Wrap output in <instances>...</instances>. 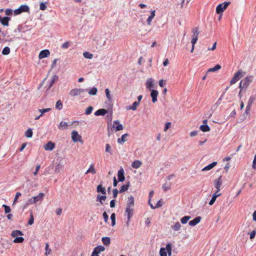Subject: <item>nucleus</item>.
<instances>
[{
	"label": "nucleus",
	"mask_w": 256,
	"mask_h": 256,
	"mask_svg": "<svg viewBox=\"0 0 256 256\" xmlns=\"http://www.w3.org/2000/svg\"><path fill=\"white\" fill-rule=\"evenodd\" d=\"M134 200L133 196H131L128 198V202L126 206L125 214L126 216L132 217L134 213Z\"/></svg>",
	"instance_id": "obj_1"
},
{
	"label": "nucleus",
	"mask_w": 256,
	"mask_h": 256,
	"mask_svg": "<svg viewBox=\"0 0 256 256\" xmlns=\"http://www.w3.org/2000/svg\"><path fill=\"white\" fill-rule=\"evenodd\" d=\"M245 74V72H242V70H238L230 80V84H233L236 83L240 78H241L244 76Z\"/></svg>",
	"instance_id": "obj_2"
},
{
	"label": "nucleus",
	"mask_w": 256,
	"mask_h": 256,
	"mask_svg": "<svg viewBox=\"0 0 256 256\" xmlns=\"http://www.w3.org/2000/svg\"><path fill=\"white\" fill-rule=\"evenodd\" d=\"M71 138L72 140L74 142H80L81 144H82L84 142V141L82 138V136L80 135L78 132L76 130H73L72 132Z\"/></svg>",
	"instance_id": "obj_3"
},
{
	"label": "nucleus",
	"mask_w": 256,
	"mask_h": 256,
	"mask_svg": "<svg viewBox=\"0 0 256 256\" xmlns=\"http://www.w3.org/2000/svg\"><path fill=\"white\" fill-rule=\"evenodd\" d=\"M230 2H224L222 4H219L216 8V12L218 14H222L224 11L226 10L228 6L230 5Z\"/></svg>",
	"instance_id": "obj_4"
},
{
	"label": "nucleus",
	"mask_w": 256,
	"mask_h": 256,
	"mask_svg": "<svg viewBox=\"0 0 256 256\" xmlns=\"http://www.w3.org/2000/svg\"><path fill=\"white\" fill-rule=\"evenodd\" d=\"M112 129L116 132L122 130L124 129V126L122 124H120L118 120H116L114 121Z\"/></svg>",
	"instance_id": "obj_5"
},
{
	"label": "nucleus",
	"mask_w": 256,
	"mask_h": 256,
	"mask_svg": "<svg viewBox=\"0 0 256 256\" xmlns=\"http://www.w3.org/2000/svg\"><path fill=\"white\" fill-rule=\"evenodd\" d=\"M253 80V76H247L243 80H241L242 83V86L246 88L252 82Z\"/></svg>",
	"instance_id": "obj_6"
},
{
	"label": "nucleus",
	"mask_w": 256,
	"mask_h": 256,
	"mask_svg": "<svg viewBox=\"0 0 256 256\" xmlns=\"http://www.w3.org/2000/svg\"><path fill=\"white\" fill-rule=\"evenodd\" d=\"M29 10V7L27 5H22L19 8L14 10V13L16 15H18L22 12H28Z\"/></svg>",
	"instance_id": "obj_7"
},
{
	"label": "nucleus",
	"mask_w": 256,
	"mask_h": 256,
	"mask_svg": "<svg viewBox=\"0 0 256 256\" xmlns=\"http://www.w3.org/2000/svg\"><path fill=\"white\" fill-rule=\"evenodd\" d=\"M105 250L104 246H98L94 248L91 256H99L98 254L101 252H104Z\"/></svg>",
	"instance_id": "obj_8"
},
{
	"label": "nucleus",
	"mask_w": 256,
	"mask_h": 256,
	"mask_svg": "<svg viewBox=\"0 0 256 256\" xmlns=\"http://www.w3.org/2000/svg\"><path fill=\"white\" fill-rule=\"evenodd\" d=\"M84 90L82 88H74L70 92V95L72 97L79 96L84 92Z\"/></svg>",
	"instance_id": "obj_9"
},
{
	"label": "nucleus",
	"mask_w": 256,
	"mask_h": 256,
	"mask_svg": "<svg viewBox=\"0 0 256 256\" xmlns=\"http://www.w3.org/2000/svg\"><path fill=\"white\" fill-rule=\"evenodd\" d=\"M214 186L218 191H220V187L222 185V176H220L218 178L214 180Z\"/></svg>",
	"instance_id": "obj_10"
},
{
	"label": "nucleus",
	"mask_w": 256,
	"mask_h": 256,
	"mask_svg": "<svg viewBox=\"0 0 256 256\" xmlns=\"http://www.w3.org/2000/svg\"><path fill=\"white\" fill-rule=\"evenodd\" d=\"M46 150L52 151L55 148V144L52 141H49L44 146Z\"/></svg>",
	"instance_id": "obj_11"
},
{
	"label": "nucleus",
	"mask_w": 256,
	"mask_h": 256,
	"mask_svg": "<svg viewBox=\"0 0 256 256\" xmlns=\"http://www.w3.org/2000/svg\"><path fill=\"white\" fill-rule=\"evenodd\" d=\"M50 55V52L48 50H44L40 52L38 55V58L41 60L48 57Z\"/></svg>",
	"instance_id": "obj_12"
},
{
	"label": "nucleus",
	"mask_w": 256,
	"mask_h": 256,
	"mask_svg": "<svg viewBox=\"0 0 256 256\" xmlns=\"http://www.w3.org/2000/svg\"><path fill=\"white\" fill-rule=\"evenodd\" d=\"M158 94V90H151V93H150V96L152 98V102L153 103H155L157 102V97Z\"/></svg>",
	"instance_id": "obj_13"
},
{
	"label": "nucleus",
	"mask_w": 256,
	"mask_h": 256,
	"mask_svg": "<svg viewBox=\"0 0 256 256\" xmlns=\"http://www.w3.org/2000/svg\"><path fill=\"white\" fill-rule=\"evenodd\" d=\"M154 80L152 78H148L146 82V86L147 89L152 90V88L154 87Z\"/></svg>",
	"instance_id": "obj_14"
},
{
	"label": "nucleus",
	"mask_w": 256,
	"mask_h": 256,
	"mask_svg": "<svg viewBox=\"0 0 256 256\" xmlns=\"http://www.w3.org/2000/svg\"><path fill=\"white\" fill-rule=\"evenodd\" d=\"M106 194L100 195L98 194L96 198V202H99L101 204H104V202L106 201Z\"/></svg>",
	"instance_id": "obj_15"
},
{
	"label": "nucleus",
	"mask_w": 256,
	"mask_h": 256,
	"mask_svg": "<svg viewBox=\"0 0 256 256\" xmlns=\"http://www.w3.org/2000/svg\"><path fill=\"white\" fill-rule=\"evenodd\" d=\"M44 194L42 192H40L37 196L33 197L34 198V202H36V204L39 202H42L44 200Z\"/></svg>",
	"instance_id": "obj_16"
},
{
	"label": "nucleus",
	"mask_w": 256,
	"mask_h": 256,
	"mask_svg": "<svg viewBox=\"0 0 256 256\" xmlns=\"http://www.w3.org/2000/svg\"><path fill=\"white\" fill-rule=\"evenodd\" d=\"M124 170L123 168H121L118 172V177L119 182H123L125 180V177L124 176Z\"/></svg>",
	"instance_id": "obj_17"
},
{
	"label": "nucleus",
	"mask_w": 256,
	"mask_h": 256,
	"mask_svg": "<svg viewBox=\"0 0 256 256\" xmlns=\"http://www.w3.org/2000/svg\"><path fill=\"white\" fill-rule=\"evenodd\" d=\"M202 218L200 216H197L193 220L190 221L188 224L190 226H195L200 222Z\"/></svg>",
	"instance_id": "obj_18"
},
{
	"label": "nucleus",
	"mask_w": 256,
	"mask_h": 256,
	"mask_svg": "<svg viewBox=\"0 0 256 256\" xmlns=\"http://www.w3.org/2000/svg\"><path fill=\"white\" fill-rule=\"evenodd\" d=\"M150 12V15L148 16V19L146 20L147 24L148 26L151 25L152 21L156 16V14H155L156 10H152Z\"/></svg>",
	"instance_id": "obj_19"
},
{
	"label": "nucleus",
	"mask_w": 256,
	"mask_h": 256,
	"mask_svg": "<svg viewBox=\"0 0 256 256\" xmlns=\"http://www.w3.org/2000/svg\"><path fill=\"white\" fill-rule=\"evenodd\" d=\"M140 105L139 102H134L132 106H130L126 107V110H136L138 106Z\"/></svg>",
	"instance_id": "obj_20"
},
{
	"label": "nucleus",
	"mask_w": 256,
	"mask_h": 256,
	"mask_svg": "<svg viewBox=\"0 0 256 256\" xmlns=\"http://www.w3.org/2000/svg\"><path fill=\"white\" fill-rule=\"evenodd\" d=\"M107 113H108L107 110L104 109V108H101V109H99L98 110H96L94 112V115L96 116H104Z\"/></svg>",
	"instance_id": "obj_21"
},
{
	"label": "nucleus",
	"mask_w": 256,
	"mask_h": 256,
	"mask_svg": "<svg viewBox=\"0 0 256 256\" xmlns=\"http://www.w3.org/2000/svg\"><path fill=\"white\" fill-rule=\"evenodd\" d=\"M217 164V162H214L208 166H205L202 169V171H208L212 170L213 168H214Z\"/></svg>",
	"instance_id": "obj_22"
},
{
	"label": "nucleus",
	"mask_w": 256,
	"mask_h": 256,
	"mask_svg": "<svg viewBox=\"0 0 256 256\" xmlns=\"http://www.w3.org/2000/svg\"><path fill=\"white\" fill-rule=\"evenodd\" d=\"M96 170L94 168V166L93 164H91L90 166L86 172L85 174L91 173L92 174H96Z\"/></svg>",
	"instance_id": "obj_23"
},
{
	"label": "nucleus",
	"mask_w": 256,
	"mask_h": 256,
	"mask_svg": "<svg viewBox=\"0 0 256 256\" xmlns=\"http://www.w3.org/2000/svg\"><path fill=\"white\" fill-rule=\"evenodd\" d=\"M128 136V134H125L122 135L120 138L118 139V142L119 144H122L126 141V138Z\"/></svg>",
	"instance_id": "obj_24"
},
{
	"label": "nucleus",
	"mask_w": 256,
	"mask_h": 256,
	"mask_svg": "<svg viewBox=\"0 0 256 256\" xmlns=\"http://www.w3.org/2000/svg\"><path fill=\"white\" fill-rule=\"evenodd\" d=\"M142 162L140 160H136L132 164V166L134 168H138L142 166Z\"/></svg>",
	"instance_id": "obj_25"
},
{
	"label": "nucleus",
	"mask_w": 256,
	"mask_h": 256,
	"mask_svg": "<svg viewBox=\"0 0 256 256\" xmlns=\"http://www.w3.org/2000/svg\"><path fill=\"white\" fill-rule=\"evenodd\" d=\"M96 191L98 192H100L102 194H106V188L101 184L98 186L97 188H96Z\"/></svg>",
	"instance_id": "obj_26"
},
{
	"label": "nucleus",
	"mask_w": 256,
	"mask_h": 256,
	"mask_svg": "<svg viewBox=\"0 0 256 256\" xmlns=\"http://www.w3.org/2000/svg\"><path fill=\"white\" fill-rule=\"evenodd\" d=\"M23 234L22 232L19 230H15L12 232L11 236L13 238H18V236H22Z\"/></svg>",
	"instance_id": "obj_27"
},
{
	"label": "nucleus",
	"mask_w": 256,
	"mask_h": 256,
	"mask_svg": "<svg viewBox=\"0 0 256 256\" xmlns=\"http://www.w3.org/2000/svg\"><path fill=\"white\" fill-rule=\"evenodd\" d=\"M192 38H198V36L200 34V32L198 30V27H196V28H194L192 30Z\"/></svg>",
	"instance_id": "obj_28"
},
{
	"label": "nucleus",
	"mask_w": 256,
	"mask_h": 256,
	"mask_svg": "<svg viewBox=\"0 0 256 256\" xmlns=\"http://www.w3.org/2000/svg\"><path fill=\"white\" fill-rule=\"evenodd\" d=\"M148 204L152 209H155L156 208H160L162 206V204L160 200L158 202L157 204L155 206H154L151 202H150V200H148Z\"/></svg>",
	"instance_id": "obj_29"
},
{
	"label": "nucleus",
	"mask_w": 256,
	"mask_h": 256,
	"mask_svg": "<svg viewBox=\"0 0 256 256\" xmlns=\"http://www.w3.org/2000/svg\"><path fill=\"white\" fill-rule=\"evenodd\" d=\"M200 129L203 132H207L210 131V129L207 124H202L200 126Z\"/></svg>",
	"instance_id": "obj_30"
},
{
	"label": "nucleus",
	"mask_w": 256,
	"mask_h": 256,
	"mask_svg": "<svg viewBox=\"0 0 256 256\" xmlns=\"http://www.w3.org/2000/svg\"><path fill=\"white\" fill-rule=\"evenodd\" d=\"M171 228L173 230L178 231L180 229L181 225L179 222H176L174 224V225L172 226Z\"/></svg>",
	"instance_id": "obj_31"
},
{
	"label": "nucleus",
	"mask_w": 256,
	"mask_h": 256,
	"mask_svg": "<svg viewBox=\"0 0 256 256\" xmlns=\"http://www.w3.org/2000/svg\"><path fill=\"white\" fill-rule=\"evenodd\" d=\"M62 167H63V166L61 164L58 163V164H56V166L55 169H54L55 173L58 174V173L60 172L62 168Z\"/></svg>",
	"instance_id": "obj_32"
},
{
	"label": "nucleus",
	"mask_w": 256,
	"mask_h": 256,
	"mask_svg": "<svg viewBox=\"0 0 256 256\" xmlns=\"http://www.w3.org/2000/svg\"><path fill=\"white\" fill-rule=\"evenodd\" d=\"M68 126V122H61L58 125V128L60 130L66 129Z\"/></svg>",
	"instance_id": "obj_33"
},
{
	"label": "nucleus",
	"mask_w": 256,
	"mask_h": 256,
	"mask_svg": "<svg viewBox=\"0 0 256 256\" xmlns=\"http://www.w3.org/2000/svg\"><path fill=\"white\" fill-rule=\"evenodd\" d=\"M10 18L8 17H4L2 18L1 20V22L2 25L4 26H8V21L10 20Z\"/></svg>",
	"instance_id": "obj_34"
},
{
	"label": "nucleus",
	"mask_w": 256,
	"mask_h": 256,
	"mask_svg": "<svg viewBox=\"0 0 256 256\" xmlns=\"http://www.w3.org/2000/svg\"><path fill=\"white\" fill-rule=\"evenodd\" d=\"M130 186V184L129 182H128L126 184H124V185L122 186L120 190V192L122 193L128 190Z\"/></svg>",
	"instance_id": "obj_35"
},
{
	"label": "nucleus",
	"mask_w": 256,
	"mask_h": 256,
	"mask_svg": "<svg viewBox=\"0 0 256 256\" xmlns=\"http://www.w3.org/2000/svg\"><path fill=\"white\" fill-rule=\"evenodd\" d=\"M256 98V96H250V98H249V99L248 100L247 106L251 107L252 103L255 100Z\"/></svg>",
	"instance_id": "obj_36"
},
{
	"label": "nucleus",
	"mask_w": 256,
	"mask_h": 256,
	"mask_svg": "<svg viewBox=\"0 0 256 256\" xmlns=\"http://www.w3.org/2000/svg\"><path fill=\"white\" fill-rule=\"evenodd\" d=\"M32 131L31 128H28L24 133V136L26 138H30L32 136Z\"/></svg>",
	"instance_id": "obj_37"
},
{
	"label": "nucleus",
	"mask_w": 256,
	"mask_h": 256,
	"mask_svg": "<svg viewBox=\"0 0 256 256\" xmlns=\"http://www.w3.org/2000/svg\"><path fill=\"white\" fill-rule=\"evenodd\" d=\"M102 242L106 246H108L110 242V239L109 237H104L102 238Z\"/></svg>",
	"instance_id": "obj_38"
},
{
	"label": "nucleus",
	"mask_w": 256,
	"mask_h": 256,
	"mask_svg": "<svg viewBox=\"0 0 256 256\" xmlns=\"http://www.w3.org/2000/svg\"><path fill=\"white\" fill-rule=\"evenodd\" d=\"M250 106H246L245 112L244 114H242V116L244 119H246V116L250 115Z\"/></svg>",
	"instance_id": "obj_39"
},
{
	"label": "nucleus",
	"mask_w": 256,
	"mask_h": 256,
	"mask_svg": "<svg viewBox=\"0 0 256 256\" xmlns=\"http://www.w3.org/2000/svg\"><path fill=\"white\" fill-rule=\"evenodd\" d=\"M191 218L190 216H184L180 219V222L182 224H186Z\"/></svg>",
	"instance_id": "obj_40"
},
{
	"label": "nucleus",
	"mask_w": 256,
	"mask_h": 256,
	"mask_svg": "<svg viewBox=\"0 0 256 256\" xmlns=\"http://www.w3.org/2000/svg\"><path fill=\"white\" fill-rule=\"evenodd\" d=\"M221 66L220 64L216 65L214 68H210L208 70V72H213L220 69Z\"/></svg>",
	"instance_id": "obj_41"
},
{
	"label": "nucleus",
	"mask_w": 256,
	"mask_h": 256,
	"mask_svg": "<svg viewBox=\"0 0 256 256\" xmlns=\"http://www.w3.org/2000/svg\"><path fill=\"white\" fill-rule=\"evenodd\" d=\"M83 56L84 58L88 59H92L93 58V54L88 52H84L83 53Z\"/></svg>",
	"instance_id": "obj_42"
},
{
	"label": "nucleus",
	"mask_w": 256,
	"mask_h": 256,
	"mask_svg": "<svg viewBox=\"0 0 256 256\" xmlns=\"http://www.w3.org/2000/svg\"><path fill=\"white\" fill-rule=\"evenodd\" d=\"M45 256H48L49 254H51L52 250L49 248V245L48 243L46 244V247H45Z\"/></svg>",
	"instance_id": "obj_43"
},
{
	"label": "nucleus",
	"mask_w": 256,
	"mask_h": 256,
	"mask_svg": "<svg viewBox=\"0 0 256 256\" xmlns=\"http://www.w3.org/2000/svg\"><path fill=\"white\" fill-rule=\"evenodd\" d=\"M160 256H167L166 246V248H162L160 250Z\"/></svg>",
	"instance_id": "obj_44"
},
{
	"label": "nucleus",
	"mask_w": 256,
	"mask_h": 256,
	"mask_svg": "<svg viewBox=\"0 0 256 256\" xmlns=\"http://www.w3.org/2000/svg\"><path fill=\"white\" fill-rule=\"evenodd\" d=\"M98 90L96 88H92L89 90L88 94L92 96H95Z\"/></svg>",
	"instance_id": "obj_45"
},
{
	"label": "nucleus",
	"mask_w": 256,
	"mask_h": 256,
	"mask_svg": "<svg viewBox=\"0 0 256 256\" xmlns=\"http://www.w3.org/2000/svg\"><path fill=\"white\" fill-rule=\"evenodd\" d=\"M106 94L108 100L110 102L112 100V97L110 95V92L108 88H106L105 90Z\"/></svg>",
	"instance_id": "obj_46"
},
{
	"label": "nucleus",
	"mask_w": 256,
	"mask_h": 256,
	"mask_svg": "<svg viewBox=\"0 0 256 256\" xmlns=\"http://www.w3.org/2000/svg\"><path fill=\"white\" fill-rule=\"evenodd\" d=\"M172 245L170 244H166V251L168 256H172Z\"/></svg>",
	"instance_id": "obj_47"
},
{
	"label": "nucleus",
	"mask_w": 256,
	"mask_h": 256,
	"mask_svg": "<svg viewBox=\"0 0 256 256\" xmlns=\"http://www.w3.org/2000/svg\"><path fill=\"white\" fill-rule=\"evenodd\" d=\"M56 109L60 110L62 108V104L60 100L57 101L56 104Z\"/></svg>",
	"instance_id": "obj_48"
},
{
	"label": "nucleus",
	"mask_w": 256,
	"mask_h": 256,
	"mask_svg": "<svg viewBox=\"0 0 256 256\" xmlns=\"http://www.w3.org/2000/svg\"><path fill=\"white\" fill-rule=\"evenodd\" d=\"M171 126H172V123L170 122H166L164 124V132H166L167 130L171 128Z\"/></svg>",
	"instance_id": "obj_49"
},
{
	"label": "nucleus",
	"mask_w": 256,
	"mask_h": 256,
	"mask_svg": "<svg viewBox=\"0 0 256 256\" xmlns=\"http://www.w3.org/2000/svg\"><path fill=\"white\" fill-rule=\"evenodd\" d=\"M24 241L22 237H18L14 238L13 240L14 243H22Z\"/></svg>",
	"instance_id": "obj_50"
},
{
	"label": "nucleus",
	"mask_w": 256,
	"mask_h": 256,
	"mask_svg": "<svg viewBox=\"0 0 256 256\" xmlns=\"http://www.w3.org/2000/svg\"><path fill=\"white\" fill-rule=\"evenodd\" d=\"M10 48L8 46H6L5 48H4L2 51V54L4 55H8L10 54Z\"/></svg>",
	"instance_id": "obj_51"
},
{
	"label": "nucleus",
	"mask_w": 256,
	"mask_h": 256,
	"mask_svg": "<svg viewBox=\"0 0 256 256\" xmlns=\"http://www.w3.org/2000/svg\"><path fill=\"white\" fill-rule=\"evenodd\" d=\"M2 206L4 208V212L6 214L10 213L11 212V208L9 206L4 204Z\"/></svg>",
	"instance_id": "obj_52"
},
{
	"label": "nucleus",
	"mask_w": 256,
	"mask_h": 256,
	"mask_svg": "<svg viewBox=\"0 0 256 256\" xmlns=\"http://www.w3.org/2000/svg\"><path fill=\"white\" fill-rule=\"evenodd\" d=\"M110 218L112 220V226H114L116 224V214L114 213H112L111 214Z\"/></svg>",
	"instance_id": "obj_53"
},
{
	"label": "nucleus",
	"mask_w": 256,
	"mask_h": 256,
	"mask_svg": "<svg viewBox=\"0 0 256 256\" xmlns=\"http://www.w3.org/2000/svg\"><path fill=\"white\" fill-rule=\"evenodd\" d=\"M93 110V107L92 106H89L86 110H85V114L86 115H89L90 114Z\"/></svg>",
	"instance_id": "obj_54"
},
{
	"label": "nucleus",
	"mask_w": 256,
	"mask_h": 256,
	"mask_svg": "<svg viewBox=\"0 0 256 256\" xmlns=\"http://www.w3.org/2000/svg\"><path fill=\"white\" fill-rule=\"evenodd\" d=\"M58 78V77L57 76H54L51 81H50V86H49V88H50L52 85L53 84H54V82L57 80Z\"/></svg>",
	"instance_id": "obj_55"
},
{
	"label": "nucleus",
	"mask_w": 256,
	"mask_h": 256,
	"mask_svg": "<svg viewBox=\"0 0 256 256\" xmlns=\"http://www.w3.org/2000/svg\"><path fill=\"white\" fill-rule=\"evenodd\" d=\"M22 195L21 193L20 192H17L16 193V196H15V198H14V200L13 202V203H12V204L13 205H14L16 202H17V201H18V198L20 196Z\"/></svg>",
	"instance_id": "obj_56"
},
{
	"label": "nucleus",
	"mask_w": 256,
	"mask_h": 256,
	"mask_svg": "<svg viewBox=\"0 0 256 256\" xmlns=\"http://www.w3.org/2000/svg\"><path fill=\"white\" fill-rule=\"evenodd\" d=\"M34 216L32 214V213L31 212L30 213V219L28 221V224L29 225H32L33 224H34Z\"/></svg>",
	"instance_id": "obj_57"
},
{
	"label": "nucleus",
	"mask_w": 256,
	"mask_h": 256,
	"mask_svg": "<svg viewBox=\"0 0 256 256\" xmlns=\"http://www.w3.org/2000/svg\"><path fill=\"white\" fill-rule=\"evenodd\" d=\"M248 234L250 235V240L254 239L256 235V230H253L250 232H249Z\"/></svg>",
	"instance_id": "obj_58"
},
{
	"label": "nucleus",
	"mask_w": 256,
	"mask_h": 256,
	"mask_svg": "<svg viewBox=\"0 0 256 256\" xmlns=\"http://www.w3.org/2000/svg\"><path fill=\"white\" fill-rule=\"evenodd\" d=\"M50 108H44V109H40L38 111L41 112L40 116H42V115L46 112H48L50 110Z\"/></svg>",
	"instance_id": "obj_59"
},
{
	"label": "nucleus",
	"mask_w": 256,
	"mask_h": 256,
	"mask_svg": "<svg viewBox=\"0 0 256 256\" xmlns=\"http://www.w3.org/2000/svg\"><path fill=\"white\" fill-rule=\"evenodd\" d=\"M106 152L110 154H112V148H111V146H110V144H106Z\"/></svg>",
	"instance_id": "obj_60"
},
{
	"label": "nucleus",
	"mask_w": 256,
	"mask_h": 256,
	"mask_svg": "<svg viewBox=\"0 0 256 256\" xmlns=\"http://www.w3.org/2000/svg\"><path fill=\"white\" fill-rule=\"evenodd\" d=\"M162 188L164 191H167L170 188V186L167 184H164L162 185Z\"/></svg>",
	"instance_id": "obj_61"
},
{
	"label": "nucleus",
	"mask_w": 256,
	"mask_h": 256,
	"mask_svg": "<svg viewBox=\"0 0 256 256\" xmlns=\"http://www.w3.org/2000/svg\"><path fill=\"white\" fill-rule=\"evenodd\" d=\"M46 8V6L45 3L41 2L40 4V9L42 10H44Z\"/></svg>",
	"instance_id": "obj_62"
},
{
	"label": "nucleus",
	"mask_w": 256,
	"mask_h": 256,
	"mask_svg": "<svg viewBox=\"0 0 256 256\" xmlns=\"http://www.w3.org/2000/svg\"><path fill=\"white\" fill-rule=\"evenodd\" d=\"M216 199L215 196L212 195L211 200L209 202V204L212 206L214 203Z\"/></svg>",
	"instance_id": "obj_63"
},
{
	"label": "nucleus",
	"mask_w": 256,
	"mask_h": 256,
	"mask_svg": "<svg viewBox=\"0 0 256 256\" xmlns=\"http://www.w3.org/2000/svg\"><path fill=\"white\" fill-rule=\"evenodd\" d=\"M40 164H38L36 166V170L35 171L33 172V174L34 176H36L38 174V172L40 170Z\"/></svg>",
	"instance_id": "obj_64"
}]
</instances>
